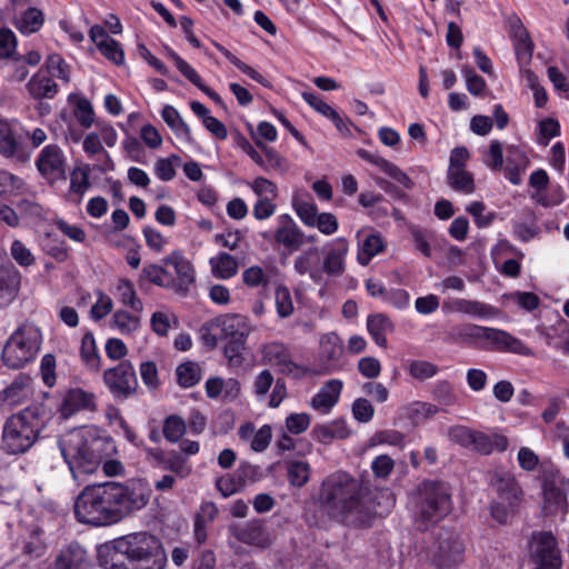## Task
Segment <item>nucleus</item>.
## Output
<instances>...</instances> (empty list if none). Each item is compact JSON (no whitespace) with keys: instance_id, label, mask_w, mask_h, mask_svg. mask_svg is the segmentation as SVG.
I'll return each instance as SVG.
<instances>
[{"instance_id":"obj_12","label":"nucleus","mask_w":569,"mask_h":569,"mask_svg":"<svg viewBox=\"0 0 569 569\" xmlns=\"http://www.w3.org/2000/svg\"><path fill=\"white\" fill-rule=\"evenodd\" d=\"M530 556L536 569H560L561 555L557 540L549 531L533 532L530 539Z\"/></svg>"},{"instance_id":"obj_30","label":"nucleus","mask_w":569,"mask_h":569,"mask_svg":"<svg viewBox=\"0 0 569 569\" xmlns=\"http://www.w3.org/2000/svg\"><path fill=\"white\" fill-rule=\"evenodd\" d=\"M211 321L214 325L220 341L229 340L246 330L244 321L240 316L224 315Z\"/></svg>"},{"instance_id":"obj_24","label":"nucleus","mask_w":569,"mask_h":569,"mask_svg":"<svg viewBox=\"0 0 569 569\" xmlns=\"http://www.w3.org/2000/svg\"><path fill=\"white\" fill-rule=\"evenodd\" d=\"M94 399L96 397L91 392H87L80 388L71 389L61 403V415L67 418L82 409L94 410Z\"/></svg>"},{"instance_id":"obj_23","label":"nucleus","mask_w":569,"mask_h":569,"mask_svg":"<svg viewBox=\"0 0 569 569\" xmlns=\"http://www.w3.org/2000/svg\"><path fill=\"white\" fill-rule=\"evenodd\" d=\"M341 390L342 381L339 379H331L327 381L311 399L310 406L318 411L328 413L338 402Z\"/></svg>"},{"instance_id":"obj_44","label":"nucleus","mask_w":569,"mask_h":569,"mask_svg":"<svg viewBox=\"0 0 569 569\" xmlns=\"http://www.w3.org/2000/svg\"><path fill=\"white\" fill-rule=\"evenodd\" d=\"M247 336V331L243 330L239 335H236V337L229 339L227 345L224 346V356L228 358L229 363L231 366L238 367L242 365V353L244 350Z\"/></svg>"},{"instance_id":"obj_50","label":"nucleus","mask_w":569,"mask_h":569,"mask_svg":"<svg viewBox=\"0 0 569 569\" xmlns=\"http://www.w3.org/2000/svg\"><path fill=\"white\" fill-rule=\"evenodd\" d=\"M112 327L123 335L132 333L140 327V317L118 310L112 316Z\"/></svg>"},{"instance_id":"obj_4","label":"nucleus","mask_w":569,"mask_h":569,"mask_svg":"<svg viewBox=\"0 0 569 569\" xmlns=\"http://www.w3.org/2000/svg\"><path fill=\"white\" fill-rule=\"evenodd\" d=\"M411 501L418 528L427 530L450 513V487L445 481L423 480L412 493Z\"/></svg>"},{"instance_id":"obj_58","label":"nucleus","mask_w":569,"mask_h":569,"mask_svg":"<svg viewBox=\"0 0 569 569\" xmlns=\"http://www.w3.org/2000/svg\"><path fill=\"white\" fill-rule=\"evenodd\" d=\"M408 370L415 379L426 380L433 377L437 373L438 368L429 361L413 360L410 362Z\"/></svg>"},{"instance_id":"obj_14","label":"nucleus","mask_w":569,"mask_h":569,"mask_svg":"<svg viewBox=\"0 0 569 569\" xmlns=\"http://www.w3.org/2000/svg\"><path fill=\"white\" fill-rule=\"evenodd\" d=\"M36 166L41 177L50 184L56 183L58 180L66 179L67 160L63 151L57 144L46 146L41 150Z\"/></svg>"},{"instance_id":"obj_19","label":"nucleus","mask_w":569,"mask_h":569,"mask_svg":"<svg viewBox=\"0 0 569 569\" xmlns=\"http://www.w3.org/2000/svg\"><path fill=\"white\" fill-rule=\"evenodd\" d=\"M91 561L86 549L77 542L63 547L54 560V569H90Z\"/></svg>"},{"instance_id":"obj_22","label":"nucleus","mask_w":569,"mask_h":569,"mask_svg":"<svg viewBox=\"0 0 569 569\" xmlns=\"http://www.w3.org/2000/svg\"><path fill=\"white\" fill-rule=\"evenodd\" d=\"M21 274L13 267L0 266V309L8 307L18 296Z\"/></svg>"},{"instance_id":"obj_61","label":"nucleus","mask_w":569,"mask_h":569,"mask_svg":"<svg viewBox=\"0 0 569 569\" xmlns=\"http://www.w3.org/2000/svg\"><path fill=\"white\" fill-rule=\"evenodd\" d=\"M10 253L16 262L21 267H29L34 263L33 254L20 240H14L12 242Z\"/></svg>"},{"instance_id":"obj_31","label":"nucleus","mask_w":569,"mask_h":569,"mask_svg":"<svg viewBox=\"0 0 569 569\" xmlns=\"http://www.w3.org/2000/svg\"><path fill=\"white\" fill-rule=\"evenodd\" d=\"M511 29L518 60L520 62H529L532 57L533 44L528 31L519 19L511 24Z\"/></svg>"},{"instance_id":"obj_13","label":"nucleus","mask_w":569,"mask_h":569,"mask_svg":"<svg viewBox=\"0 0 569 569\" xmlns=\"http://www.w3.org/2000/svg\"><path fill=\"white\" fill-rule=\"evenodd\" d=\"M162 262L173 267L176 272V278L170 274V290L187 296L191 286L196 282V271L192 263L180 251H172L162 259Z\"/></svg>"},{"instance_id":"obj_10","label":"nucleus","mask_w":569,"mask_h":569,"mask_svg":"<svg viewBox=\"0 0 569 569\" xmlns=\"http://www.w3.org/2000/svg\"><path fill=\"white\" fill-rule=\"evenodd\" d=\"M102 381L117 401H126L137 396L139 390L137 372L130 360H122L117 366L106 369Z\"/></svg>"},{"instance_id":"obj_62","label":"nucleus","mask_w":569,"mask_h":569,"mask_svg":"<svg viewBox=\"0 0 569 569\" xmlns=\"http://www.w3.org/2000/svg\"><path fill=\"white\" fill-rule=\"evenodd\" d=\"M352 413L357 421L369 422L375 415V409L368 399L358 398L352 403Z\"/></svg>"},{"instance_id":"obj_16","label":"nucleus","mask_w":569,"mask_h":569,"mask_svg":"<svg viewBox=\"0 0 569 569\" xmlns=\"http://www.w3.org/2000/svg\"><path fill=\"white\" fill-rule=\"evenodd\" d=\"M343 353V345L336 333L326 335L320 341L321 369L316 373L329 375L341 368L340 358Z\"/></svg>"},{"instance_id":"obj_28","label":"nucleus","mask_w":569,"mask_h":569,"mask_svg":"<svg viewBox=\"0 0 569 569\" xmlns=\"http://www.w3.org/2000/svg\"><path fill=\"white\" fill-rule=\"evenodd\" d=\"M30 96L34 99H52L58 92L57 83L44 72H37L27 83Z\"/></svg>"},{"instance_id":"obj_55","label":"nucleus","mask_w":569,"mask_h":569,"mask_svg":"<svg viewBox=\"0 0 569 569\" xmlns=\"http://www.w3.org/2000/svg\"><path fill=\"white\" fill-rule=\"evenodd\" d=\"M180 157L171 154L168 158L158 159L154 163V171L162 181H170L176 177L174 164H179Z\"/></svg>"},{"instance_id":"obj_60","label":"nucleus","mask_w":569,"mask_h":569,"mask_svg":"<svg viewBox=\"0 0 569 569\" xmlns=\"http://www.w3.org/2000/svg\"><path fill=\"white\" fill-rule=\"evenodd\" d=\"M139 371L142 382L148 387V389L156 390L159 387L160 381L158 376V369L153 361L142 362L140 365Z\"/></svg>"},{"instance_id":"obj_34","label":"nucleus","mask_w":569,"mask_h":569,"mask_svg":"<svg viewBox=\"0 0 569 569\" xmlns=\"http://www.w3.org/2000/svg\"><path fill=\"white\" fill-rule=\"evenodd\" d=\"M44 23L43 12L34 7L24 10L20 17L16 19V27L24 34L39 31Z\"/></svg>"},{"instance_id":"obj_47","label":"nucleus","mask_w":569,"mask_h":569,"mask_svg":"<svg viewBox=\"0 0 569 569\" xmlns=\"http://www.w3.org/2000/svg\"><path fill=\"white\" fill-rule=\"evenodd\" d=\"M141 280H147L158 287L170 289V272L156 263L144 264L140 273Z\"/></svg>"},{"instance_id":"obj_48","label":"nucleus","mask_w":569,"mask_h":569,"mask_svg":"<svg viewBox=\"0 0 569 569\" xmlns=\"http://www.w3.org/2000/svg\"><path fill=\"white\" fill-rule=\"evenodd\" d=\"M318 254L317 248H311L297 257L293 262V268L299 274L308 273L313 281H319L321 276L319 270L313 269L315 258Z\"/></svg>"},{"instance_id":"obj_51","label":"nucleus","mask_w":569,"mask_h":569,"mask_svg":"<svg viewBox=\"0 0 569 569\" xmlns=\"http://www.w3.org/2000/svg\"><path fill=\"white\" fill-rule=\"evenodd\" d=\"M257 146L264 153L267 161L262 167L264 170H274L279 172H286L288 169L287 161L281 157L273 148L266 146L261 140L256 141Z\"/></svg>"},{"instance_id":"obj_33","label":"nucleus","mask_w":569,"mask_h":569,"mask_svg":"<svg viewBox=\"0 0 569 569\" xmlns=\"http://www.w3.org/2000/svg\"><path fill=\"white\" fill-rule=\"evenodd\" d=\"M367 329L379 347H387V332L392 330V323L388 317L382 313L369 316Z\"/></svg>"},{"instance_id":"obj_42","label":"nucleus","mask_w":569,"mask_h":569,"mask_svg":"<svg viewBox=\"0 0 569 569\" xmlns=\"http://www.w3.org/2000/svg\"><path fill=\"white\" fill-rule=\"evenodd\" d=\"M161 117L163 121L169 126V128L174 131L177 136L183 137L189 140L191 137V131L189 126L183 121L178 110L166 104L161 111Z\"/></svg>"},{"instance_id":"obj_53","label":"nucleus","mask_w":569,"mask_h":569,"mask_svg":"<svg viewBox=\"0 0 569 569\" xmlns=\"http://www.w3.org/2000/svg\"><path fill=\"white\" fill-rule=\"evenodd\" d=\"M292 206L298 217L306 226L315 227V223H317L316 219L319 216L317 206L315 203L295 197L292 199Z\"/></svg>"},{"instance_id":"obj_59","label":"nucleus","mask_w":569,"mask_h":569,"mask_svg":"<svg viewBox=\"0 0 569 569\" xmlns=\"http://www.w3.org/2000/svg\"><path fill=\"white\" fill-rule=\"evenodd\" d=\"M486 206L481 201L470 203L467 211L475 218V222L479 228L489 227L495 220V212L483 214Z\"/></svg>"},{"instance_id":"obj_6","label":"nucleus","mask_w":569,"mask_h":569,"mask_svg":"<svg viewBox=\"0 0 569 569\" xmlns=\"http://www.w3.org/2000/svg\"><path fill=\"white\" fill-rule=\"evenodd\" d=\"M42 335L32 323H22L9 337L2 349V361L11 369H20L33 361L40 351Z\"/></svg>"},{"instance_id":"obj_25","label":"nucleus","mask_w":569,"mask_h":569,"mask_svg":"<svg viewBox=\"0 0 569 569\" xmlns=\"http://www.w3.org/2000/svg\"><path fill=\"white\" fill-rule=\"evenodd\" d=\"M99 560L106 569H136L128 561L124 550H120V538L100 549Z\"/></svg>"},{"instance_id":"obj_11","label":"nucleus","mask_w":569,"mask_h":569,"mask_svg":"<svg viewBox=\"0 0 569 569\" xmlns=\"http://www.w3.org/2000/svg\"><path fill=\"white\" fill-rule=\"evenodd\" d=\"M463 551L465 546L458 532L450 529H441L430 549L432 562L439 568L459 563Z\"/></svg>"},{"instance_id":"obj_8","label":"nucleus","mask_w":569,"mask_h":569,"mask_svg":"<svg viewBox=\"0 0 569 569\" xmlns=\"http://www.w3.org/2000/svg\"><path fill=\"white\" fill-rule=\"evenodd\" d=\"M490 486L497 493V500L491 502V516L499 523H507L522 501V489L516 477L508 471L496 470L490 478Z\"/></svg>"},{"instance_id":"obj_27","label":"nucleus","mask_w":569,"mask_h":569,"mask_svg":"<svg viewBox=\"0 0 569 569\" xmlns=\"http://www.w3.org/2000/svg\"><path fill=\"white\" fill-rule=\"evenodd\" d=\"M449 309L453 312H461L476 318H490L497 313L496 308L490 305L463 298L450 301Z\"/></svg>"},{"instance_id":"obj_18","label":"nucleus","mask_w":569,"mask_h":569,"mask_svg":"<svg viewBox=\"0 0 569 569\" xmlns=\"http://www.w3.org/2000/svg\"><path fill=\"white\" fill-rule=\"evenodd\" d=\"M274 240L290 250H297L303 244V232L295 220L284 213L278 217Z\"/></svg>"},{"instance_id":"obj_64","label":"nucleus","mask_w":569,"mask_h":569,"mask_svg":"<svg viewBox=\"0 0 569 569\" xmlns=\"http://www.w3.org/2000/svg\"><path fill=\"white\" fill-rule=\"evenodd\" d=\"M242 281L246 286L254 288L258 286H267L268 278L259 266H252L242 272Z\"/></svg>"},{"instance_id":"obj_52","label":"nucleus","mask_w":569,"mask_h":569,"mask_svg":"<svg viewBox=\"0 0 569 569\" xmlns=\"http://www.w3.org/2000/svg\"><path fill=\"white\" fill-rule=\"evenodd\" d=\"M309 473L310 467L308 462L292 461L288 465V480L295 487H303L309 480Z\"/></svg>"},{"instance_id":"obj_21","label":"nucleus","mask_w":569,"mask_h":569,"mask_svg":"<svg viewBox=\"0 0 569 569\" xmlns=\"http://www.w3.org/2000/svg\"><path fill=\"white\" fill-rule=\"evenodd\" d=\"M348 250L347 240L345 238H337L326 253L322 271L333 277L341 276L345 271V258Z\"/></svg>"},{"instance_id":"obj_1","label":"nucleus","mask_w":569,"mask_h":569,"mask_svg":"<svg viewBox=\"0 0 569 569\" xmlns=\"http://www.w3.org/2000/svg\"><path fill=\"white\" fill-rule=\"evenodd\" d=\"M320 500L328 511L347 525L369 527L395 506L389 489L369 491L346 472H335L321 486Z\"/></svg>"},{"instance_id":"obj_5","label":"nucleus","mask_w":569,"mask_h":569,"mask_svg":"<svg viewBox=\"0 0 569 569\" xmlns=\"http://www.w3.org/2000/svg\"><path fill=\"white\" fill-rule=\"evenodd\" d=\"M46 426V410L41 405H31L9 417L4 423L2 441L12 455L24 453L37 441Z\"/></svg>"},{"instance_id":"obj_40","label":"nucleus","mask_w":569,"mask_h":569,"mask_svg":"<svg viewBox=\"0 0 569 569\" xmlns=\"http://www.w3.org/2000/svg\"><path fill=\"white\" fill-rule=\"evenodd\" d=\"M90 188L89 172L86 169L74 168L70 174V200L80 203L86 191Z\"/></svg>"},{"instance_id":"obj_43","label":"nucleus","mask_w":569,"mask_h":569,"mask_svg":"<svg viewBox=\"0 0 569 569\" xmlns=\"http://www.w3.org/2000/svg\"><path fill=\"white\" fill-rule=\"evenodd\" d=\"M177 381L182 388H191L201 379V368L198 363L187 361L176 369Z\"/></svg>"},{"instance_id":"obj_57","label":"nucleus","mask_w":569,"mask_h":569,"mask_svg":"<svg viewBox=\"0 0 569 569\" xmlns=\"http://www.w3.org/2000/svg\"><path fill=\"white\" fill-rule=\"evenodd\" d=\"M46 66L52 77L59 78L64 82L70 81L69 67L61 56L57 53L50 54L47 59Z\"/></svg>"},{"instance_id":"obj_41","label":"nucleus","mask_w":569,"mask_h":569,"mask_svg":"<svg viewBox=\"0 0 569 569\" xmlns=\"http://www.w3.org/2000/svg\"><path fill=\"white\" fill-rule=\"evenodd\" d=\"M383 248L385 242L379 233L368 234L359 246V263L362 266L368 264L371 258L381 252Z\"/></svg>"},{"instance_id":"obj_32","label":"nucleus","mask_w":569,"mask_h":569,"mask_svg":"<svg viewBox=\"0 0 569 569\" xmlns=\"http://www.w3.org/2000/svg\"><path fill=\"white\" fill-rule=\"evenodd\" d=\"M162 469L170 470L180 478H186L190 473V467L187 466V458L181 452L171 450L160 452L156 456Z\"/></svg>"},{"instance_id":"obj_2","label":"nucleus","mask_w":569,"mask_h":569,"mask_svg":"<svg viewBox=\"0 0 569 569\" xmlns=\"http://www.w3.org/2000/svg\"><path fill=\"white\" fill-rule=\"evenodd\" d=\"M149 499L150 490L141 482L104 481L86 486L73 509L79 522L103 527L142 509Z\"/></svg>"},{"instance_id":"obj_56","label":"nucleus","mask_w":569,"mask_h":569,"mask_svg":"<svg viewBox=\"0 0 569 569\" xmlns=\"http://www.w3.org/2000/svg\"><path fill=\"white\" fill-rule=\"evenodd\" d=\"M276 308L279 317L287 318L293 313L295 307L291 293L287 287L280 286L276 289Z\"/></svg>"},{"instance_id":"obj_38","label":"nucleus","mask_w":569,"mask_h":569,"mask_svg":"<svg viewBox=\"0 0 569 569\" xmlns=\"http://www.w3.org/2000/svg\"><path fill=\"white\" fill-rule=\"evenodd\" d=\"M449 186L458 192L470 194L475 192L473 176L466 169H451L447 172Z\"/></svg>"},{"instance_id":"obj_20","label":"nucleus","mask_w":569,"mask_h":569,"mask_svg":"<svg viewBox=\"0 0 569 569\" xmlns=\"http://www.w3.org/2000/svg\"><path fill=\"white\" fill-rule=\"evenodd\" d=\"M232 535L237 540L252 546L264 548L271 543V539L261 520H251L241 527H232Z\"/></svg>"},{"instance_id":"obj_37","label":"nucleus","mask_w":569,"mask_h":569,"mask_svg":"<svg viewBox=\"0 0 569 569\" xmlns=\"http://www.w3.org/2000/svg\"><path fill=\"white\" fill-rule=\"evenodd\" d=\"M312 435L321 443H329L333 439H345L349 436L347 427L342 422L333 421L328 425L313 427Z\"/></svg>"},{"instance_id":"obj_63","label":"nucleus","mask_w":569,"mask_h":569,"mask_svg":"<svg viewBox=\"0 0 569 569\" xmlns=\"http://www.w3.org/2000/svg\"><path fill=\"white\" fill-rule=\"evenodd\" d=\"M395 468V461L387 455H380L371 462V470L375 477L386 479L392 472Z\"/></svg>"},{"instance_id":"obj_46","label":"nucleus","mask_w":569,"mask_h":569,"mask_svg":"<svg viewBox=\"0 0 569 569\" xmlns=\"http://www.w3.org/2000/svg\"><path fill=\"white\" fill-rule=\"evenodd\" d=\"M117 291L119 293L121 302L129 307L134 312H142L143 303L138 298L134 287L131 281L127 279H121L118 282Z\"/></svg>"},{"instance_id":"obj_45","label":"nucleus","mask_w":569,"mask_h":569,"mask_svg":"<svg viewBox=\"0 0 569 569\" xmlns=\"http://www.w3.org/2000/svg\"><path fill=\"white\" fill-rule=\"evenodd\" d=\"M19 142L8 120H0V153L7 158L17 154Z\"/></svg>"},{"instance_id":"obj_17","label":"nucleus","mask_w":569,"mask_h":569,"mask_svg":"<svg viewBox=\"0 0 569 569\" xmlns=\"http://www.w3.org/2000/svg\"><path fill=\"white\" fill-rule=\"evenodd\" d=\"M33 393L32 378L21 373L0 393V399L12 408L30 400Z\"/></svg>"},{"instance_id":"obj_49","label":"nucleus","mask_w":569,"mask_h":569,"mask_svg":"<svg viewBox=\"0 0 569 569\" xmlns=\"http://www.w3.org/2000/svg\"><path fill=\"white\" fill-rule=\"evenodd\" d=\"M172 323L174 326H178L179 321L177 316L169 310L156 311L152 313L150 319L151 329L156 335L160 337H164L168 335Z\"/></svg>"},{"instance_id":"obj_15","label":"nucleus","mask_w":569,"mask_h":569,"mask_svg":"<svg viewBox=\"0 0 569 569\" xmlns=\"http://www.w3.org/2000/svg\"><path fill=\"white\" fill-rule=\"evenodd\" d=\"M262 360L277 369L282 375L296 376L299 369L298 365L292 360L289 348L281 342H270L262 347Z\"/></svg>"},{"instance_id":"obj_54","label":"nucleus","mask_w":569,"mask_h":569,"mask_svg":"<svg viewBox=\"0 0 569 569\" xmlns=\"http://www.w3.org/2000/svg\"><path fill=\"white\" fill-rule=\"evenodd\" d=\"M186 432V423L179 416H170L163 423V436L170 442H178Z\"/></svg>"},{"instance_id":"obj_26","label":"nucleus","mask_w":569,"mask_h":569,"mask_svg":"<svg viewBox=\"0 0 569 569\" xmlns=\"http://www.w3.org/2000/svg\"><path fill=\"white\" fill-rule=\"evenodd\" d=\"M490 348L497 351L512 352L526 357L533 356V351L527 345L509 332L500 329L495 330Z\"/></svg>"},{"instance_id":"obj_29","label":"nucleus","mask_w":569,"mask_h":569,"mask_svg":"<svg viewBox=\"0 0 569 569\" xmlns=\"http://www.w3.org/2000/svg\"><path fill=\"white\" fill-rule=\"evenodd\" d=\"M496 328L481 327L467 323L453 329L452 336L456 341L471 342L477 340H487L491 345Z\"/></svg>"},{"instance_id":"obj_9","label":"nucleus","mask_w":569,"mask_h":569,"mask_svg":"<svg viewBox=\"0 0 569 569\" xmlns=\"http://www.w3.org/2000/svg\"><path fill=\"white\" fill-rule=\"evenodd\" d=\"M449 440L480 455H490L495 450L505 451L509 446L507 437L499 433H485L466 426H455L448 431Z\"/></svg>"},{"instance_id":"obj_36","label":"nucleus","mask_w":569,"mask_h":569,"mask_svg":"<svg viewBox=\"0 0 569 569\" xmlns=\"http://www.w3.org/2000/svg\"><path fill=\"white\" fill-rule=\"evenodd\" d=\"M80 357L84 366L93 372L99 371L101 358L98 353L96 341L91 332H87L81 340Z\"/></svg>"},{"instance_id":"obj_39","label":"nucleus","mask_w":569,"mask_h":569,"mask_svg":"<svg viewBox=\"0 0 569 569\" xmlns=\"http://www.w3.org/2000/svg\"><path fill=\"white\" fill-rule=\"evenodd\" d=\"M212 272L214 277L221 279H230L238 272V261L231 254L221 252L217 257L210 259Z\"/></svg>"},{"instance_id":"obj_3","label":"nucleus","mask_w":569,"mask_h":569,"mask_svg":"<svg viewBox=\"0 0 569 569\" xmlns=\"http://www.w3.org/2000/svg\"><path fill=\"white\" fill-rule=\"evenodd\" d=\"M60 452L74 480L81 475L93 473L116 451L110 437L101 436L93 428H78L61 435L58 440Z\"/></svg>"},{"instance_id":"obj_35","label":"nucleus","mask_w":569,"mask_h":569,"mask_svg":"<svg viewBox=\"0 0 569 569\" xmlns=\"http://www.w3.org/2000/svg\"><path fill=\"white\" fill-rule=\"evenodd\" d=\"M43 531L40 528L31 530L21 542V555L28 559H37L46 553L47 545L42 539Z\"/></svg>"},{"instance_id":"obj_7","label":"nucleus","mask_w":569,"mask_h":569,"mask_svg":"<svg viewBox=\"0 0 569 569\" xmlns=\"http://www.w3.org/2000/svg\"><path fill=\"white\" fill-rule=\"evenodd\" d=\"M120 550H124L130 563H141L136 569H162L166 555L160 540L146 531L120 537Z\"/></svg>"}]
</instances>
